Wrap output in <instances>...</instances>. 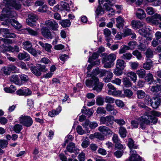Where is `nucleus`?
<instances>
[{
    "instance_id": "f257e3e1",
    "label": "nucleus",
    "mask_w": 161,
    "mask_h": 161,
    "mask_svg": "<svg viewBox=\"0 0 161 161\" xmlns=\"http://www.w3.org/2000/svg\"><path fill=\"white\" fill-rule=\"evenodd\" d=\"M128 141L127 145L130 149V156L129 158L130 161H141V157L137 154L136 151L134 149L137 148V146L134 144V141L131 138H129Z\"/></svg>"
},
{
    "instance_id": "f03ea898",
    "label": "nucleus",
    "mask_w": 161,
    "mask_h": 161,
    "mask_svg": "<svg viewBox=\"0 0 161 161\" xmlns=\"http://www.w3.org/2000/svg\"><path fill=\"white\" fill-rule=\"evenodd\" d=\"M92 80L87 79L86 80L85 84L89 88L94 86L93 89L98 92H100L103 87V83L99 82L97 77L92 76Z\"/></svg>"
},
{
    "instance_id": "7ed1b4c3",
    "label": "nucleus",
    "mask_w": 161,
    "mask_h": 161,
    "mask_svg": "<svg viewBox=\"0 0 161 161\" xmlns=\"http://www.w3.org/2000/svg\"><path fill=\"white\" fill-rule=\"evenodd\" d=\"M150 114L149 112H145L142 116L138 118V121L143 122L146 125L149 124L150 123L155 124L157 122L158 119Z\"/></svg>"
},
{
    "instance_id": "20e7f679",
    "label": "nucleus",
    "mask_w": 161,
    "mask_h": 161,
    "mask_svg": "<svg viewBox=\"0 0 161 161\" xmlns=\"http://www.w3.org/2000/svg\"><path fill=\"white\" fill-rule=\"evenodd\" d=\"M32 72L37 76H40L41 75V72H46L48 69L46 68L45 65L37 64L36 66H34L31 68Z\"/></svg>"
},
{
    "instance_id": "39448f33",
    "label": "nucleus",
    "mask_w": 161,
    "mask_h": 161,
    "mask_svg": "<svg viewBox=\"0 0 161 161\" xmlns=\"http://www.w3.org/2000/svg\"><path fill=\"white\" fill-rule=\"evenodd\" d=\"M20 123L26 127L31 126L33 124L32 118L29 116L25 115H22L19 119Z\"/></svg>"
},
{
    "instance_id": "423d86ee",
    "label": "nucleus",
    "mask_w": 161,
    "mask_h": 161,
    "mask_svg": "<svg viewBox=\"0 0 161 161\" xmlns=\"http://www.w3.org/2000/svg\"><path fill=\"white\" fill-rule=\"evenodd\" d=\"M15 13L13 11H8L6 8H4L0 16V20L1 21H8V18H12L15 16Z\"/></svg>"
},
{
    "instance_id": "0eeeda50",
    "label": "nucleus",
    "mask_w": 161,
    "mask_h": 161,
    "mask_svg": "<svg viewBox=\"0 0 161 161\" xmlns=\"http://www.w3.org/2000/svg\"><path fill=\"white\" fill-rule=\"evenodd\" d=\"M114 117L112 115L102 116L100 118V121L101 124L106 125L107 126L111 127L113 125Z\"/></svg>"
},
{
    "instance_id": "6e6552de",
    "label": "nucleus",
    "mask_w": 161,
    "mask_h": 161,
    "mask_svg": "<svg viewBox=\"0 0 161 161\" xmlns=\"http://www.w3.org/2000/svg\"><path fill=\"white\" fill-rule=\"evenodd\" d=\"M67 152L71 153H74L76 155L79 153V150L76 147L75 143L73 142H70L67 146L66 150L64 151L65 153L68 154Z\"/></svg>"
},
{
    "instance_id": "1a4fd4ad",
    "label": "nucleus",
    "mask_w": 161,
    "mask_h": 161,
    "mask_svg": "<svg viewBox=\"0 0 161 161\" xmlns=\"http://www.w3.org/2000/svg\"><path fill=\"white\" fill-rule=\"evenodd\" d=\"M147 20L151 21L155 24H159V27L161 29V15H160L156 14L151 18H147Z\"/></svg>"
},
{
    "instance_id": "9d476101",
    "label": "nucleus",
    "mask_w": 161,
    "mask_h": 161,
    "mask_svg": "<svg viewBox=\"0 0 161 161\" xmlns=\"http://www.w3.org/2000/svg\"><path fill=\"white\" fill-rule=\"evenodd\" d=\"M82 125L86 130L87 133H89L90 131L88 130V127L91 129H94L97 127L98 125L97 122L93 121L90 122L89 120H86L82 124Z\"/></svg>"
},
{
    "instance_id": "9b49d317",
    "label": "nucleus",
    "mask_w": 161,
    "mask_h": 161,
    "mask_svg": "<svg viewBox=\"0 0 161 161\" xmlns=\"http://www.w3.org/2000/svg\"><path fill=\"white\" fill-rule=\"evenodd\" d=\"M99 131L105 136H110L112 135L113 132L109 128L105 126H101L98 127Z\"/></svg>"
},
{
    "instance_id": "f8f14e48",
    "label": "nucleus",
    "mask_w": 161,
    "mask_h": 161,
    "mask_svg": "<svg viewBox=\"0 0 161 161\" xmlns=\"http://www.w3.org/2000/svg\"><path fill=\"white\" fill-rule=\"evenodd\" d=\"M45 25L47 28L53 31H57L58 30V25L55 21L47 20L45 22Z\"/></svg>"
},
{
    "instance_id": "ddd939ff",
    "label": "nucleus",
    "mask_w": 161,
    "mask_h": 161,
    "mask_svg": "<svg viewBox=\"0 0 161 161\" xmlns=\"http://www.w3.org/2000/svg\"><path fill=\"white\" fill-rule=\"evenodd\" d=\"M46 27H42L41 30L42 35L47 39H52L53 36L50 30Z\"/></svg>"
},
{
    "instance_id": "4468645a",
    "label": "nucleus",
    "mask_w": 161,
    "mask_h": 161,
    "mask_svg": "<svg viewBox=\"0 0 161 161\" xmlns=\"http://www.w3.org/2000/svg\"><path fill=\"white\" fill-rule=\"evenodd\" d=\"M37 19V16L36 15L31 14L29 15L28 19L26 20V21L29 25L31 26H33L35 25V21Z\"/></svg>"
},
{
    "instance_id": "2eb2a0df",
    "label": "nucleus",
    "mask_w": 161,
    "mask_h": 161,
    "mask_svg": "<svg viewBox=\"0 0 161 161\" xmlns=\"http://www.w3.org/2000/svg\"><path fill=\"white\" fill-rule=\"evenodd\" d=\"M105 108L106 111L109 112L112 115H115L118 113V111L115 108L114 106L110 104H106Z\"/></svg>"
},
{
    "instance_id": "dca6fc26",
    "label": "nucleus",
    "mask_w": 161,
    "mask_h": 161,
    "mask_svg": "<svg viewBox=\"0 0 161 161\" xmlns=\"http://www.w3.org/2000/svg\"><path fill=\"white\" fill-rule=\"evenodd\" d=\"M136 17L139 19H142L146 17V14L144 10L140 8L135 9Z\"/></svg>"
},
{
    "instance_id": "f3484780",
    "label": "nucleus",
    "mask_w": 161,
    "mask_h": 161,
    "mask_svg": "<svg viewBox=\"0 0 161 161\" xmlns=\"http://www.w3.org/2000/svg\"><path fill=\"white\" fill-rule=\"evenodd\" d=\"M152 101L150 105L153 108L156 109L160 105L161 100L159 98L157 97H153Z\"/></svg>"
},
{
    "instance_id": "a211bd4d",
    "label": "nucleus",
    "mask_w": 161,
    "mask_h": 161,
    "mask_svg": "<svg viewBox=\"0 0 161 161\" xmlns=\"http://www.w3.org/2000/svg\"><path fill=\"white\" fill-rule=\"evenodd\" d=\"M31 91L26 88H23L16 91L17 94L19 95L27 96L31 94Z\"/></svg>"
},
{
    "instance_id": "6ab92c4d",
    "label": "nucleus",
    "mask_w": 161,
    "mask_h": 161,
    "mask_svg": "<svg viewBox=\"0 0 161 161\" xmlns=\"http://www.w3.org/2000/svg\"><path fill=\"white\" fill-rule=\"evenodd\" d=\"M131 25L134 29H137L143 26L145 24L140 21L133 20L131 21Z\"/></svg>"
},
{
    "instance_id": "aec40b11",
    "label": "nucleus",
    "mask_w": 161,
    "mask_h": 161,
    "mask_svg": "<svg viewBox=\"0 0 161 161\" xmlns=\"http://www.w3.org/2000/svg\"><path fill=\"white\" fill-rule=\"evenodd\" d=\"M116 26L119 29L123 28L125 25V21L123 18L119 16L116 19Z\"/></svg>"
},
{
    "instance_id": "412c9836",
    "label": "nucleus",
    "mask_w": 161,
    "mask_h": 161,
    "mask_svg": "<svg viewBox=\"0 0 161 161\" xmlns=\"http://www.w3.org/2000/svg\"><path fill=\"white\" fill-rule=\"evenodd\" d=\"M19 59L20 60L25 59V60H28L30 59L29 55L26 52H23L19 53L17 56Z\"/></svg>"
},
{
    "instance_id": "4be33fe9",
    "label": "nucleus",
    "mask_w": 161,
    "mask_h": 161,
    "mask_svg": "<svg viewBox=\"0 0 161 161\" xmlns=\"http://www.w3.org/2000/svg\"><path fill=\"white\" fill-rule=\"evenodd\" d=\"M38 43L43 47L44 49L48 53L51 52L52 45L47 43H44L41 41H39Z\"/></svg>"
},
{
    "instance_id": "5701e85b",
    "label": "nucleus",
    "mask_w": 161,
    "mask_h": 161,
    "mask_svg": "<svg viewBox=\"0 0 161 161\" xmlns=\"http://www.w3.org/2000/svg\"><path fill=\"white\" fill-rule=\"evenodd\" d=\"M107 86L109 89L108 91V94L109 95H112L114 96H116L117 94L115 93L116 89L115 87L110 83L108 84Z\"/></svg>"
},
{
    "instance_id": "b1692460",
    "label": "nucleus",
    "mask_w": 161,
    "mask_h": 161,
    "mask_svg": "<svg viewBox=\"0 0 161 161\" xmlns=\"http://www.w3.org/2000/svg\"><path fill=\"white\" fill-rule=\"evenodd\" d=\"M96 18H98L99 16L104 13V10L100 5H99L95 11Z\"/></svg>"
},
{
    "instance_id": "393cba45",
    "label": "nucleus",
    "mask_w": 161,
    "mask_h": 161,
    "mask_svg": "<svg viewBox=\"0 0 161 161\" xmlns=\"http://www.w3.org/2000/svg\"><path fill=\"white\" fill-rule=\"evenodd\" d=\"M10 22L12 26L16 29H20L21 27V24L15 19H10Z\"/></svg>"
},
{
    "instance_id": "a878e982",
    "label": "nucleus",
    "mask_w": 161,
    "mask_h": 161,
    "mask_svg": "<svg viewBox=\"0 0 161 161\" xmlns=\"http://www.w3.org/2000/svg\"><path fill=\"white\" fill-rule=\"evenodd\" d=\"M10 80L11 82H14L15 84L17 85H20L21 84L19 77L18 76L16 75H12L11 76Z\"/></svg>"
},
{
    "instance_id": "bb28decb",
    "label": "nucleus",
    "mask_w": 161,
    "mask_h": 161,
    "mask_svg": "<svg viewBox=\"0 0 161 161\" xmlns=\"http://www.w3.org/2000/svg\"><path fill=\"white\" fill-rule=\"evenodd\" d=\"M5 50L12 52H18L19 51V47L17 46H15L13 47L10 46L5 47Z\"/></svg>"
},
{
    "instance_id": "cd10ccee",
    "label": "nucleus",
    "mask_w": 161,
    "mask_h": 161,
    "mask_svg": "<svg viewBox=\"0 0 161 161\" xmlns=\"http://www.w3.org/2000/svg\"><path fill=\"white\" fill-rule=\"evenodd\" d=\"M5 50L12 52H18L19 51V47L17 46H15L13 47L10 46L5 47Z\"/></svg>"
},
{
    "instance_id": "c85d7f7f",
    "label": "nucleus",
    "mask_w": 161,
    "mask_h": 161,
    "mask_svg": "<svg viewBox=\"0 0 161 161\" xmlns=\"http://www.w3.org/2000/svg\"><path fill=\"white\" fill-rule=\"evenodd\" d=\"M127 133L125 127L121 126L119 128V133L121 137L125 138L126 137Z\"/></svg>"
},
{
    "instance_id": "c756f323",
    "label": "nucleus",
    "mask_w": 161,
    "mask_h": 161,
    "mask_svg": "<svg viewBox=\"0 0 161 161\" xmlns=\"http://www.w3.org/2000/svg\"><path fill=\"white\" fill-rule=\"evenodd\" d=\"M22 46L23 48L28 51L32 47V44L29 41H26L23 42Z\"/></svg>"
},
{
    "instance_id": "7c9ffc66",
    "label": "nucleus",
    "mask_w": 161,
    "mask_h": 161,
    "mask_svg": "<svg viewBox=\"0 0 161 161\" xmlns=\"http://www.w3.org/2000/svg\"><path fill=\"white\" fill-rule=\"evenodd\" d=\"M3 31L5 32V34L6 35V37L9 38H14L16 37L15 35L12 33L9 32V30L7 29H3Z\"/></svg>"
},
{
    "instance_id": "2f4dec72",
    "label": "nucleus",
    "mask_w": 161,
    "mask_h": 161,
    "mask_svg": "<svg viewBox=\"0 0 161 161\" xmlns=\"http://www.w3.org/2000/svg\"><path fill=\"white\" fill-rule=\"evenodd\" d=\"M16 90L15 86L13 85H11L9 87H5L4 88V91L6 92L11 93L14 92Z\"/></svg>"
},
{
    "instance_id": "473e14b6",
    "label": "nucleus",
    "mask_w": 161,
    "mask_h": 161,
    "mask_svg": "<svg viewBox=\"0 0 161 161\" xmlns=\"http://www.w3.org/2000/svg\"><path fill=\"white\" fill-rule=\"evenodd\" d=\"M106 73L107 77L104 79L103 80L105 82H108L111 80L113 76V74L112 72L109 71H107Z\"/></svg>"
},
{
    "instance_id": "72a5a7b5",
    "label": "nucleus",
    "mask_w": 161,
    "mask_h": 161,
    "mask_svg": "<svg viewBox=\"0 0 161 161\" xmlns=\"http://www.w3.org/2000/svg\"><path fill=\"white\" fill-rule=\"evenodd\" d=\"M61 26L64 28L69 27L71 24V22L69 20L65 19L62 20L60 22Z\"/></svg>"
},
{
    "instance_id": "f704fd0d",
    "label": "nucleus",
    "mask_w": 161,
    "mask_h": 161,
    "mask_svg": "<svg viewBox=\"0 0 161 161\" xmlns=\"http://www.w3.org/2000/svg\"><path fill=\"white\" fill-rule=\"evenodd\" d=\"M127 75L128 77H130V79L134 82L136 81L137 79V76L135 73L131 71L128 73Z\"/></svg>"
},
{
    "instance_id": "c9c22d12",
    "label": "nucleus",
    "mask_w": 161,
    "mask_h": 161,
    "mask_svg": "<svg viewBox=\"0 0 161 161\" xmlns=\"http://www.w3.org/2000/svg\"><path fill=\"white\" fill-rule=\"evenodd\" d=\"M125 65L124 61H117L116 67L118 69H123Z\"/></svg>"
},
{
    "instance_id": "e433bc0d",
    "label": "nucleus",
    "mask_w": 161,
    "mask_h": 161,
    "mask_svg": "<svg viewBox=\"0 0 161 161\" xmlns=\"http://www.w3.org/2000/svg\"><path fill=\"white\" fill-rule=\"evenodd\" d=\"M103 63L104 67L106 68H110L114 65L113 61H104Z\"/></svg>"
},
{
    "instance_id": "4c0bfd02",
    "label": "nucleus",
    "mask_w": 161,
    "mask_h": 161,
    "mask_svg": "<svg viewBox=\"0 0 161 161\" xmlns=\"http://www.w3.org/2000/svg\"><path fill=\"white\" fill-rule=\"evenodd\" d=\"M128 47L129 49L133 50L136 47L137 45V42L135 41H131L129 42L128 44Z\"/></svg>"
},
{
    "instance_id": "58836bf2",
    "label": "nucleus",
    "mask_w": 161,
    "mask_h": 161,
    "mask_svg": "<svg viewBox=\"0 0 161 161\" xmlns=\"http://www.w3.org/2000/svg\"><path fill=\"white\" fill-rule=\"evenodd\" d=\"M100 73V71L99 70V68H97L93 70L92 72V74H89L87 73V76L88 77H92V76H95L97 77L96 75L99 74Z\"/></svg>"
},
{
    "instance_id": "ea45409f",
    "label": "nucleus",
    "mask_w": 161,
    "mask_h": 161,
    "mask_svg": "<svg viewBox=\"0 0 161 161\" xmlns=\"http://www.w3.org/2000/svg\"><path fill=\"white\" fill-rule=\"evenodd\" d=\"M23 127L21 125L17 124L15 125L14 127V130L17 133H19L22 129Z\"/></svg>"
},
{
    "instance_id": "a19ab883",
    "label": "nucleus",
    "mask_w": 161,
    "mask_h": 161,
    "mask_svg": "<svg viewBox=\"0 0 161 161\" xmlns=\"http://www.w3.org/2000/svg\"><path fill=\"white\" fill-rule=\"evenodd\" d=\"M136 73L140 78H143L145 76L146 71L143 69H141L136 71Z\"/></svg>"
},
{
    "instance_id": "79ce46f5",
    "label": "nucleus",
    "mask_w": 161,
    "mask_h": 161,
    "mask_svg": "<svg viewBox=\"0 0 161 161\" xmlns=\"http://www.w3.org/2000/svg\"><path fill=\"white\" fill-rule=\"evenodd\" d=\"M94 136L100 140L102 141L105 139V136L101 133L96 132L94 134Z\"/></svg>"
},
{
    "instance_id": "37998d69",
    "label": "nucleus",
    "mask_w": 161,
    "mask_h": 161,
    "mask_svg": "<svg viewBox=\"0 0 161 161\" xmlns=\"http://www.w3.org/2000/svg\"><path fill=\"white\" fill-rule=\"evenodd\" d=\"M136 94L139 99H142L145 97L146 93L144 91L142 90H139L137 91Z\"/></svg>"
},
{
    "instance_id": "c03bdc74",
    "label": "nucleus",
    "mask_w": 161,
    "mask_h": 161,
    "mask_svg": "<svg viewBox=\"0 0 161 161\" xmlns=\"http://www.w3.org/2000/svg\"><path fill=\"white\" fill-rule=\"evenodd\" d=\"M132 54L136 56L138 59L141 60L142 59V56L141 53L138 50H136L133 51L132 52Z\"/></svg>"
},
{
    "instance_id": "a18cd8bd",
    "label": "nucleus",
    "mask_w": 161,
    "mask_h": 161,
    "mask_svg": "<svg viewBox=\"0 0 161 161\" xmlns=\"http://www.w3.org/2000/svg\"><path fill=\"white\" fill-rule=\"evenodd\" d=\"M104 103L103 98L101 96H98L96 99L97 104L99 106H102L103 105Z\"/></svg>"
},
{
    "instance_id": "49530a36",
    "label": "nucleus",
    "mask_w": 161,
    "mask_h": 161,
    "mask_svg": "<svg viewBox=\"0 0 161 161\" xmlns=\"http://www.w3.org/2000/svg\"><path fill=\"white\" fill-rule=\"evenodd\" d=\"M81 112L82 113L86 114L88 117L91 116L93 114V110L91 109L88 110L86 109L85 110L82 109H81Z\"/></svg>"
},
{
    "instance_id": "de8ad7c7",
    "label": "nucleus",
    "mask_w": 161,
    "mask_h": 161,
    "mask_svg": "<svg viewBox=\"0 0 161 161\" xmlns=\"http://www.w3.org/2000/svg\"><path fill=\"white\" fill-rule=\"evenodd\" d=\"M129 50L128 46L124 45L121 46L119 51V54H122L125 53L127 51Z\"/></svg>"
},
{
    "instance_id": "09e8293b",
    "label": "nucleus",
    "mask_w": 161,
    "mask_h": 161,
    "mask_svg": "<svg viewBox=\"0 0 161 161\" xmlns=\"http://www.w3.org/2000/svg\"><path fill=\"white\" fill-rule=\"evenodd\" d=\"M123 82L124 85L126 87H129L131 86V83L128 78H124Z\"/></svg>"
},
{
    "instance_id": "8fccbe9b",
    "label": "nucleus",
    "mask_w": 161,
    "mask_h": 161,
    "mask_svg": "<svg viewBox=\"0 0 161 161\" xmlns=\"http://www.w3.org/2000/svg\"><path fill=\"white\" fill-rule=\"evenodd\" d=\"M153 51L150 49H147L146 52V55L147 58H151L153 56Z\"/></svg>"
},
{
    "instance_id": "3c124183",
    "label": "nucleus",
    "mask_w": 161,
    "mask_h": 161,
    "mask_svg": "<svg viewBox=\"0 0 161 161\" xmlns=\"http://www.w3.org/2000/svg\"><path fill=\"white\" fill-rule=\"evenodd\" d=\"M96 112L97 114H106V111L103 107H99L97 110Z\"/></svg>"
},
{
    "instance_id": "603ef678",
    "label": "nucleus",
    "mask_w": 161,
    "mask_h": 161,
    "mask_svg": "<svg viewBox=\"0 0 161 161\" xmlns=\"http://www.w3.org/2000/svg\"><path fill=\"white\" fill-rule=\"evenodd\" d=\"M152 66V62L150 61L149 62H146L143 65V68L147 69L149 70L151 69Z\"/></svg>"
},
{
    "instance_id": "864d4df0",
    "label": "nucleus",
    "mask_w": 161,
    "mask_h": 161,
    "mask_svg": "<svg viewBox=\"0 0 161 161\" xmlns=\"http://www.w3.org/2000/svg\"><path fill=\"white\" fill-rule=\"evenodd\" d=\"M115 103L117 106L119 108H122L125 105L123 102L121 100L117 99L115 101Z\"/></svg>"
},
{
    "instance_id": "5fc2aeb1",
    "label": "nucleus",
    "mask_w": 161,
    "mask_h": 161,
    "mask_svg": "<svg viewBox=\"0 0 161 161\" xmlns=\"http://www.w3.org/2000/svg\"><path fill=\"white\" fill-rule=\"evenodd\" d=\"M104 99L105 102L108 104L113 103L115 101L114 98L108 96L106 97Z\"/></svg>"
},
{
    "instance_id": "6e6d98bb",
    "label": "nucleus",
    "mask_w": 161,
    "mask_h": 161,
    "mask_svg": "<svg viewBox=\"0 0 161 161\" xmlns=\"http://www.w3.org/2000/svg\"><path fill=\"white\" fill-rule=\"evenodd\" d=\"M161 90V85H157L152 86L151 90L153 92H158Z\"/></svg>"
},
{
    "instance_id": "4d7b16f0",
    "label": "nucleus",
    "mask_w": 161,
    "mask_h": 161,
    "mask_svg": "<svg viewBox=\"0 0 161 161\" xmlns=\"http://www.w3.org/2000/svg\"><path fill=\"white\" fill-rule=\"evenodd\" d=\"M146 30L144 29H141L139 30V33L141 35H142L144 37H146L148 33L147 32V29L146 28Z\"/></svg>"
},
{
    "instance_id": "13d9d810",
    "label": "nucleus",
    "mask_w": 161,
    "mask_h": 161,
    "mask_svg": "<svg viewBox=\"0 0 161 161\" xmlns=\"http://www.w3.org/2000/svg\"><path fill=\"white\" fill-rule=\"evenodd\" d=\"M115 147L117 149L120 150H124L125 149V145H123L121 143L118 142L116 143Z\"/></svg>"
},
{
    "instance_id": "bf43d9fd",
    "label": "nucleus",
    "mask_w": 161,
    "mask_h": 161,
    "mask_svg": "<svg viewBox=\"0 0 161 161\" xmlns=\"http://www.w3.org/2000/svg\"><path fill=\"white\" fill-rule=\"evenodd\" d=\"M114 121L117 123L119 125L122 126L124 125L125 124V122L123 119H114Z\"/></svg>"
},
{
    "instance_id": "052dcab7",
    "label": "nucleus",
    "mask_w": 161,
    "mask_h": 161,
    "mask_svg": "<svg viewBox=\"0 0 161 161\" xmlns=\"http://www.w3.org/2000/svg\"><path fill=\"white\" fill-rule=\"evenodd\" d=\"M8 142L4 140H0V147L2 148L5 147L8 145Z\"/></svg>"
},
{
    "instance_id": "680f3d73",
    "label": "nucleus",
    "mask_w": 161,
    "mask_h": 161,
    "mask_svg": "<svg viewBox=\"0 0 161 161\" xmlns=\"http://www.w3.org/2000/svg\"><path fill=\"white\" fill-rule=\"evenodd\" d=\"M132 32L131 29L128 28L125 29L124 32V36L125 37L129 35H131L132 34Z\"/></svg>"
},
{
    "instance_id": "e2e57ef3",
    "label": "nucleus",
    "mask_w": 161,
    "mask_h": 161,
    "mask_svg": "<svg viewBox=\"0 0 161 161\" xmlns=\"http://www.w3.org/2000/svg\"><path fill=\"white\" fill-rule=\"evenodd\" d=\"M146 11L148 14L152 15L154 13L155 11L152 7H148L146 9Z\"/></svg>"
},
{
    "instance_id": "0e129e2a",
    "label": "nucleus",
    "mask_w": 161,
    "mask_h": 161,
    "mask_svg": "<svg viewBox=\"0 0 161 161\" xmlns=\"http://www.w3.org/2000/svg\"><path fill=\"white\" fill-rule=\"evenodd\" d=\"M130 66L132 69H136L139 66V64L136 62H130Z\"/></svg>"
},
{
    "instance_id": "69168bd1",
    "label": "nucleus",
    "mask_w": 161,
    "mask_h": 161,
    "mask_svg": "<svg viewBox=\"0 0 161 161\" xmlns=\"http://www.w3.org/2000/svg\"><path fill=\"white\" fill-rule=\"evenodd\" d=\"M76 130L77 133L80 135H82L85 133V131L84 130L81 126L78 125L76 128Z\"/></svg>"
},
{
    "instance_id": "338daca9",
    "label": "nucleus",
    "mask_w": 161,
    "mask_h": 161,
    "mask_svg": "<svg viewBox=\"0 0 161 161\" xmlns=\"http://www.w3.org/2000/svg\"><path fill=\"white\" fill-rule=\"evenodd\" d=\"M12 6L16 9L19 10L21 8V5L18 2L14 1L12 4Z\"/></svg>"
},
{
    "instance_id": "774afa93",
    "label": "nucleus",
    "mask_w": 161,
    "mask_h": 161,
    "mask_svg": "<svg viewBox=\"0 0 161 161\" xmlns=\"http://www.w3.org/2000/svg\"><path fill=\"white\" fill-rule=\"evenodd\" d=\"M78 159L79 161H84L85 160V154L83 152H81L79 154Z\"/></svg>"
}]
</instances>
